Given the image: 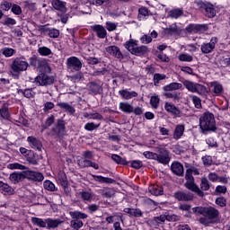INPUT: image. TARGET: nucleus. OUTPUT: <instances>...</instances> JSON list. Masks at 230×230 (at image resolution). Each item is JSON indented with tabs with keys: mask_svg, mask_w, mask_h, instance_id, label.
Segmentation results:
<instances>
[{
	"mask_svg": "<svg viewBox=\"0 0 230 230\" xmlns=\"http://www.w3.org/2000/svg\"><path fill=\"white\" fill-rule=\"evenodd\" d=\"M194 215H202L199 222L205 227L211 226V224H218L220 220V211L212 206L208 207H195L192 208Z\"/></svg>",
	"mask_w": 230,
	"mask_h": 230,
	"instance_id": "1",
	"label": "nucleus"
},
{
	"mask_svg": "<svg viewBox=\"0 0 230 230\" xmlns=\"http://www.w3.org/2000/svg\"><path fill=\"white\" fill-rule=\"evenodd\" d=\"M199 129L202 134L217 131V120L215 115L209 111L204 112L199 117Z\"/></svg>",
	"mask_w": 230,
	"mask_h": 230,
	"instance_id": "2",
	"label": "nucleus"
},
{
	"mask_svg": "<svg viewBox=\"0 0 230 230\" xmlns=\"http://www.w3.org/2000/svg\"><path fill=\"white\" fill-rule=\"evenodd\" d=\"M183 85L189 93H196L197 94H199V96H208V93H209L208 88L203 84L190 80L183 81Z\"/></svg>",
	"mask_w": 230,
	"mask_h": 230,
	"instance_id": "3",
	"label": "nucleus"
},
{
	"mask_svg": "<svg viewBox=\"0 0 230 230\" xmlns=\"http://www.w3.org/2000/svg\"><path fill=\"white\" fill-rule=\"evenodd\" d=\"M28 61L24 59V58H15L12 64L10 65L12 73H15V75H19V73H22V71H26L28 69Z\"/></svg>",
	"mask_w": 230,
	"mask_h": 230,
	"instance_id": "4",
	"label": "nucleus"
},
{
	"mask_svg": "<svg viewBox=\"0 0 230 230\" xmlns=\"http://www.w3.org/2000/svg\"><path fill=\"white\" fill-rule=\"evenodd\" d=\"M155 161L160 163V164H168V163H170V151L162 146L155 147Z\"/></svg>",
	"mask_w": 230,
	"mask_h": 230,
	"instance_id": "5",
	"label": "nucleus"
},
{
	"mask_svg": "<svg viewBox=\"0 0 230 230\" xmlns=\"http://www.w3.org/2000/svg\"><path fill=\"white\" fill-rule=\"evenodd\" d=\"M198 6L199 10L209 18L215 17L217 15V11L215 10V7H213V4H206L204 2L199 3Z\"/></svg>",
	"mask_w": 230,
	"mask_h": 230,
	"instance_id": "6",
	"label": "nucleus"
},
{
	"mask_svg": "<svg viewBox=\"0 0 230 230\" xmlns=\"http://www.w3.org/2000/svg\"><path fill=\"white\" fill-rule=\"evenodd\" d=\"M66 67L70 71H80L82 69V61L76 57H70L66 59Z\"/></svg>",
	"mask_w": 230,
	"mask_h": 230,
	"instance_id": "7",
	"label": "nucleus"
},
{
	"mask_svg": "<svg viewBox=\"0 0 230 230\" xmlns=\"http://www.w3.org/2000/svg\"><path fill=\"white\" fill-rule=\"evenodd\" d=\"M217 42H218V38L217 37L211 38L210 42L203 43L201 45V48H200L201 53H204V55H208L213 52V49H215Z\"/></svg>",
	"mask_w": 230,
	"mask_h": 230,
	"instance_id": "8",
	"label": "nucleus"
},
{
	"mask_svg": "<svg viewBox=\"0 0 230 230\" xmlns=\"http://www.w3.org/2000/svg\"><path fill=\"white\" fill-rule=\"evenodd\" d=\"M55 82L53 75H49L46 74H40L35 78V83L39 85H51Z\"/></svg>",
	"mask_w": 230,
	"mask_h": 230,
	"instance_id": "9",
	"label": "nucleus"
},
{
	"mask_svg": "<svg viewBox=\"0 0 230 230\" xmlns=\"http://www.w3.org/2000/svg\"><path fill=\"white\" fill-rule=\"evenodd\" d=\"M105 49H106V53H108V55H111V57L119 58V60L123 59V53H121L119 47L116 45H111L107 47Z\"/></svg>",
	"mask_w": 230,
	"mask_h": 230,
	"instance_id": "10",
	"label": "nucleus"
},
{
	"mask_svg": "<svg viewBox=\"0 0 230 230\" xmlns=\"http://www.w3.org/2000/svg\"><path fill=\"white\" fill-rule=\"evenodd\" d=\"M185 187L187 190H190V191H193L194 193H197L199 197H204V192L200 190V188L195 184V180H187L185 182Z\"/></svg>",
	"mask_w": 230,
	"mask_h": 230,
	"instance_id": "11",
	"label": "nucleus"
},
{
	"mask_svg": "<svg viewBox=\"0 0 230 230\" xmlns=\"http://www.w3.org/2000/svg\"><path fill=\"white\" fill-rule=\"evenodd\" d=\"M25 179H29V181H35L40 182L44 181V175L40 172H33V171H25Z\"/></svg>",
	"mask_w": 230,
	"mask_h": 230,
	"instance_id": "12",
	"label": "nucleus"
},
{
	"mask_svg": "<svg viewBox=\"0 0 230 230\" xmlns=\"http://www.w3.org/2000/svg\"><path fill=\"white\" fill-rule=\"evenodd\" d=\"M209 86L212 88V93L215 96H222L224 93V86L217 81H213L209 83Z\"/></svg>",
	"mask_w": 230,
	"mask_h": 230,
	"instance_id": "13",
	"label": "nucleus"
},
{
	"mask_svg": "<svg viewBox=\"0 0 230 230\" xmlns=\"http://www.w3.org/2000/svg\"><path fill=\"white\" fill-rule=\"evenodd\" d=\"M164 109L166 112L172 114V116H176L177 118H181V110L175 107V104L172 102H165Z\"/></svg>",
	"mask_w": 230,
	"mask_h": 230,
	"instance_id": "14",
	"label": "nucleus"
},
{
	"mask_svg": "<svg viewBox=\"0 0 230 230\" xmlns=\"http://www.w3.org/2000/svg\"><path fill=\"white\" fill-rule=\"evenodd\" d=\"M91 29L94 33H96L97 37L99 39H105L107 37V30H105V27L100 24L93 25L91 26Z\"/></svg>",
	"mask_w": 230,
	"mask_h": 230,
	"instance_id": "15",
	"label": "nucleus"
},
{
	"mask_svg": "<svg viewBox=\"0 0 230 230\" xmlns=\"http://www.w3.org/2000/svg\"><path fill=\"white\" fill-rule=\"evenodd\" d=\"M164 222H166V216L161 215L154 217L153 219H149L147 224L151 226V227H159V226H161V224H164Z\"/></svg>",
	"mask_w": 230,
	"mask_h": 230,
	"instance_id": "16",
	"label": "nucleus"
},
{
	"mask_svg": "<svg viewBox=\"0 0 230 230\" xmlns=\"http://www.w3.org/2000/svg\"><path fill=\"white\" fill-rule=\"evenodd\" d=\"M166 35L177 37L182 33V29L177 26L176 23H172L170 27L165 29Z\"/></svg>",
	"mask_w": 230,
	"mask_h": 230,
	"instance_id": "17",
	"label": "nucleus"
},
{
	"mask_svg": "<svg viewBox=\"0 0 230 230\" xmlns=\"http://www.w3.org/2000/svg\"><path fill=\"white\" fill-rule=\"evenodd\" d=\"M174 198L177 199V200H184V201L193 200V193L178 191L174 193Z\"/></svg>",
	"mask_w": 230,
	"mask_h": 230,
	"instance_id": "18",
	"label": "nucleus"
},
{
	"mask_svg": "<svg viewBox=\"0 0 230 230\" xmlns=\"http://www.w3.org/2000/svg\"><path fill=\"white\" fill-rule=\"evenodd\" d=\"M27 141L31 146V148H34L35 150H42V143L40 140L37 139L35 137H28Z\"/></svg>",
	"mask_w": 230,
	"mask_h": 230,
	"instance_id": "19",
	"label": "nucleus"
},
{
	"mask_svg": "<svg viewBox=\"0 0 230 230\" xmlns=\"http://www.w3.org/2000/svg\"><path fill=\"white\" fill-rule=\"evenodd\" d=\"M52 130L56 136H64V132H66V124L64 123V120H58V125L53 128Z\"/></svg>",
	"mask_w": 230,
	"mask_h": 230,
	"instance_id": "20",
	"label": "nucleus"
},
{
	"mask_svg": "<svg viewBox=\"0 0 230 230\" xmlns=\"http://www.w3.org/2000/svg\"><path fill=\"white\" fill-rule=\"evenodd\" d=\"M179 89H182V84L181 83H170L163 87V91L165 93H172L173 91H179Z\"/></svg>",
	"mask_w": 230,
	"mask_h": 230,
	"instance_id": "21",
	"label": "nucleus"
},
{
	"mask_svg": "<svg viewBox=\"0 0 230 230\" xmlns=\"http://www.w3.org/2000/svg\"><path fill=\"white\" fill-rule=\"evenodd\" d=\"M171 170L175 175H182L184 173V166L179 162H173L171 165Z\"/></svg>",
	"mask_w": 230,
	"mask_h": 230,
	"instance_id": "22",
	"label": "nucleus"
},
{
	"mask_svg": "<svg viewBox=\"0 0 230 230\" xmlns=\"http://www.w3.org/2000/svg\"><path fill=\"white\" fill-rule=\"evenodd\" d=\"M119 94L123 100H132V98H137V93L128 92V90H119Z\"/></svg>",
	"mask_w": 230,
	"mask_h": 230,
	"instance_id": "23",
	"label": "nucleus"
},
{
	"mask_svg": "<svg viewBox=\"0 0 230 230\" xmlns=\"http://www.w3.org/2000/svg\"><path fill=\"white\" fill-rule=\"evenodd\" d=\"M0 188H1V191H2L3 195H14L15 194V190L13 188L10 187V185H8V183L0 182Z\"/></svg>",
	"mask_w": 230,
	"mask_h": 230,
	"instance_id": "24",
	"label": "nucleus"
},
{
	"mask_svg": "<svg viewBox=\"0 0 230 230\" xmlns=\"http://www.w3.org/2000/svg\"><path fill=\"white\" fill-rule=\"evenodd\" d=\"M119 109L121 112H125L126 114H132L134 111V106L128 102H119Z\"/></svg>",
	"mask_w": 230,
	"mask_h": 230,
	"instance_id": "25",
	"label": "nucleus"
},
{
	"mask_svg": "<svg viewBox=\"0 0 230 230\" xmlns=\"http://www.w3.org/2000/svg\"><path fill=\"white\" fill-rule=\"evenodd\" d=\"M9 179L13 184H17V182H19L20 181H22V179H26L25 172H13V173L10 174Z\"/></svg>",
	"mask_w": 230,
	"mask_h": 230,
	"instance_id": "26",
	"label": "nucleus"
},
{
	"mask_svg": "<svg viewBox=\"0 0 230 230\" xmlns=\"http://www.w3.org/2000/svg\"><path fill=\"white\" fill-rule=\"evenodd\" d=\"M99 193H101L104 199H111L116 195V190L111 188H103L99 190Z\"/></svg>",
	"mask_w": 230,
	"mask_h": 230,
	"instance_id": "27",
	"label": "nucleus"
},
{
	"mask_svg": "<svg viewBox=\"0 0 230 230\" xmlns=\"http://www.w3.org/2000/svg\"><path fill=\"white\" fill-rule=\"evenodd\" d=\"M93 179L96 181V182H101L102 184H113L115 181L111 178L103 177L101 175H92Z\"/></svg>",
	"mask_w": 230,
	"mask_h": 230,
	"instance_id": "28",
	"label": "nucleus"
},
{
	"mask_svg": "<svg viewBox=\"0 0 230 230\" xmlns=\"http://www.w3.org/2000/svg\"><path fill=\"white\" fill-rule=\"evenodd\" d=\"M183 135H184V125L182 124L177 125L173 131V139H175L176 141H179V139H181V137H182Z\"/></svg>",
	"mask_w": 230,
	"mask_h": 230,
	"instance_id": "29",
	"label": "nucleus"
},
{
	"mask_svg": "<svg viewBox=\"0 0 230 230\" xmlns=\"http://www.w3.org/2000/svg\"><path fill=\"white\" fill-rule=\"evenodd\" d=\"M51 3L53 8H55V10H58V12H66L67 10L66 7V2H62L60 0H52Z\"/></svg>",
	"mask_w": 230,
	"mask_h": 230,
	"instance_id": "30",
	"label": "nucleus"
},
{
	"mask_svg": "<svg viewBox=\"0 0 230 230\" xmlns=\"http://www.w3.org/2000/svg\"><path fill=\"white\" fill-rule=\"evenodd\" d=\"M124 213H127L130 217H136L137 218H139V217H143V212L139 208H124Z\"/></svg>",
	"mask_w": 230,
	"mask_h": 230,
	"instance_id": "31",
	"label": "nucleus"
},
{
	"mask_svg": "<svg viewBox=\"0 0 230 230\" xmlns=\"http://www.w3.org/2000/svg\"><path fill=\"white\" fill-rule=\"evenodd\" d=\"M17 51L12 48L4 47L2 49H0V55H4L5 58H10V57H13Z\"/></svg>",
	"mask_w": 230,
	"mask_h": 230,
	"instance_id": "32",
	"label": "nucleus"
},
{
	"mask_svg": "<svg viewBox=\"0 0 230 230\" xmlns=\"http://www.w3.org/2000/svg\"><path fill=\"white\" fill-rule=\"evenodd\" d=\"M62 224V221L60 219H51V218H47L46 219V226L48 229H56L58 226H60Z\"/></svg>",
	"mask_w": 230,
	"mask_h": 230,
	"instance_id": "33",
	"label": "nucleus"
},
{
	"mask_svg": "<svg viewBox=\"0 0 230 230\" xmlns=\"http://www.w3.org/2000/svg\"><path fill=\"white\" fill-rule=\"evenodd\" d=\"M58 107L63 109L66 112H69V114H75V112H76L75 108L67 102H58Z\"/></svg>",
	"mask_w": 230,
	"mask_h": 230,
	"instance_id": "34",
	"label": "nucleus"
},
{
	"mask_svg": "<svg viewBox=\"0 0 230 230\" xmlns=\"http://www.w3.org/2000/svg\"><path fill=\"white\" fill-rule=\"evenodd\" d=\"M151 195H155V197H159V195H163V187H159L158 185H151L148 188Z\"/></svg>",
	"mask_w": 230,
	"mask_h": 230,
	"instance_id": "35",
	"label": "nucleus"
},
{
	"mask_svg": "<svg viewBox=\"0 0 230 230\" xmlns=\"http://www.w3.org/2000/svg\"><path fill=\"white\" fill-rule=\"evenodd\" d=\"M125 48L126 49L129 50L132 55H134V52L137 48V41L134 40H129L125 43Z\"/></svg>",
	"mask_w": 230,
	"mask_h": 230,
	"instance_id": "36",
	"label": "nucleus"
},
{
	"mask_svg": "<svg viewBox=\"0 0 230 230\" xmlns=\"http://www.w3.org/2000/svg\"><path fill=\"white\" fill-rule=\"evenodd\" d=\"M69 215L72 218H75L76 220H85L88 217L87 214L81 211H70Z\"/></svg>",
	"mask_w": 230,
	"mask_h": 230,
	"instance_id": "37",
	"label": "nucleus"
},
{
	"mask_svg": "<svg viewBox=\"0 0 230 230\" xmlns=\"http://www.w3.org/2000/svg\"><path fill=\"white\" fill-rule=\"evenodd\" d=\"M79 197L84 202H91V200H93V194L87 190L79 192Z\"/></svg>",
	"mask_w": 230,
	"mask_h": 230,
	"instance_id": "38",
	"label": "nucleus"
},
{
	"mask_svg": "<svg viewBox=\"0 0 230 230\" xmlns=\"http://www.w3.org/2000/svg\"><path fill=\"white\" fill-rule=\"evenodd\" d=\"M31 222L33 226H37L38 227H46V219H42L40 217H31Z\"/></svg>",
	"mask_w": 230,
	"mask_h": 230,
	"instance_id": "39",
	"label": "nucleus"
},
{
	"mask_svg": "<svg viewBox=\"0 0 230 230\" xmlns=\"http://www.w3.org/2000/svg\"><path fill=\"white\" fill-rule=\"evenodd\" d=\"M180 62H193V56L188 53H181L178 56Z\"/></svg>",
	"mask_w": 230,
	"mask_h": 230,
	"instance_id": "40",
	"label": "nucleus"
},
{
	"mask_svg": "<svg viewBox=\"0 0 230 230\" xmlns=\"http://www.w3.org/2000/svg\"><path fill=\"white\" fill-rule=\"evenodd\" d=\"M148 51V48L146 46H140L137 47L135 49V52H133V55H136L137 57H141L142 55L146 54Z\"/></svg>",
	"mask_w": 230,
	"mask_h": 230,
	"instance_id": "41",
	"label": "nucleus"
},
{
	"mask_svg": "<svg viewBox=\"0 0 230 230\" xmlns=\"http://www.w3.org/2000/svg\"><path fill=\"white\" fill-rule=\"evenodd\" d=\"M38 53L41 57H49V55H51L53 52L51 51V49H49L48 47H40L38 49Z\"/></svg>",
	"mask_w": 230,
	"mask_h": 230,
	"instance_id": "42",
	"label": "nucleus"
},
{
	"mask_svg": "<svg viewBox=\"0 0 230 230\" xmlns=\"http://www.w3.org/2000/svg\"><path fill=\"white\" fill-rule=\"evenodd\" d=\"M70 227L75 230H80L84 227V222L81 220H71L70 221Z\"/></svg>",
	"mask_w": 230,
	"mask_h": 230,
	"instance_id": "43",
	"label": "nucleus"
},
{
	"mask_svg": "<svg viewBox=\"0 0 230 230\" xmlns=\"http://www.w3.org/2000/svg\"><path fill=\"white\" fill-rule=\"evenodd\" d=\"M159 102H161L159 95H153L150 100L152 109H157L159 107Z\"/></svg>",
	"mask_w": 230,
	"mask_h": 230,
	"instance_id": "44",
	"label": "nucleus"
},
{
	"mask_svg": "<svg viewBox=\"0 0 230 230\" xmlns=\"http://www.w3.org/2000/svg\"><path fill=\"white\" fill-rule=\"evenodd\" d=\"M58 179L63 188H67V178L66 177V173L59 172Z\"/></svg>",
	"mask_w": 230,
	"mask_h": 230,
	"instance_id": "45",
	"label": "nucleus"
},
{
	"mask_svg": "<svg viewBox=\"0 0 230 230\" xmlns=\"http://www.w3.org/2000/svg\"><path fill=\"white\" fill-rule=\"evenodd\" d=\"M183 12L181 9H173L169 12V17L172 19H179L182 15Z\"/></svg>",
	"mask_w": 230,
	"mask_h": 230,
	"instance_id": "46",
	"label": "nucleus"
},
{
	"mask_svg": "<svg viewBox=\"0 0 230 230\" xmlns=\"http://www.w3.org/2000/svg\"><path fill=\"white\" fill-rule=\"evenodd\" d=\"M9 170H28V167L19 163H13L8 164Z\"/></svg>",
	"mask_w": 230,
	"mask_h": 230,
	"instance_id": "47",
	"label": "nucleus"
},
{
	"mask_svg": "<svg viewBox=\"0 0 230 230\" xmlns=\"http://www.w3.org/2000/svg\"><path fill=\"white\" fill-rule=\"evenodd\" d=\"M145 17H148V9L146 7H141L138 10V19L139 21H143Z\"/></svg>",
	"mask_w": 230,
	"mask_h": 230,
	"instance_id": "48",
	"label": "nucleus"
},
{
	"mask_svg": "<svg viewBox=\"0 0 230 230\" xmlns=\"http://www.w3.org/2000/svg\"><path fill=\"white\" fill-rule=\"evenodd\" d=\"M111 159L117 163V164H123L126 165L127 164V160L125 158H121V156L118 155H111Z\"/></svg>",
	"mask_w": 230,
	"mask_h": 230,
	"instance_id": "49",
	"label": "nucleus"
},
{
	"mask_svg": "<svg viewBox=\"0 0 230 230\" xmlns=\"http://www.w3.org/2000/svg\"><path fill=\"white\" fill-rule=\"evenodd\" d=\"M100 127V124H94V122H88L84 125V130H88V132H93V130H96Z\"/></svg>",
	"mask_w": 230,
	"mask_h": 230,
	"instance_id": "50",
	"label": "nucleus"
},
{
	"mask_svg": "<svg viewBox=\"0 0 230 230\" xmlns=\"http://www.w3.org/2000/svg\"><path fill=\"white\" fill-rule=\"evenodd\" d=\"M0 116L3 119H8L10 118V112L8 111V108L4 106L0 109Z\"/></svg>",
	"mask_w": 230,
	"mask_h": 230,
	"instance_id": "51",
	"label": "nucleus"
},
{
	"mask_svg": "<svg viewBox=\"0 0 230 230\" xmlns=\"http://www.w3.org/2000/svg\"><path fill=\"white\" fill-rule=\"evenodd\" d=\"M164 96H165V98H171L174 102H177L181 99L179 97V93H177L175 92H173V93L166 92L165 93H164Z\"/></svg>",
	"mask_w": 230,
	"mask_h": 230,
	"instance_id": "52",
	"label": "nucleus"
},
{
	"mask_svg": "<svg viewBox=\"0 0 230 230\" xmlns=\"http://www.w3.org/2000/svg\"><path fill=\"white\" fill-rule=\"evenodd\" d=\"M200 188L203 191H208L210 188L208 178H201Z\"/></svg>",
	"mask_w": 230,
	"mask_h": 230,
	"instance_id": "53",
	"label": "nucleus"
},
{
	"mask_svg": "<svg viewBox=\"0 0 230 230\" xmlns=\"http://www.w3.org/2000/svg\"><path fill=\"white\" fill-rule=\"evenodd\" d=\"M190 99L192 100L196 109H200V107H202V101H200V98H199L197 95H190Z\"/></svg>",
	"mask_w": 230,
	"mask_h": 230,
	"instance_id": "54",
	"label": "nucleus"
},
{
	"mask_svg": "<svg viewBox=\"0 0 230 230\" xmlns=\"http://www.w3.org/2000/svg\"><path fill=\"white\" fill-rule=\"evenodd\" d=\"M216 204L220 208H226L227 206V200L224 197H219L216 199Z\"/></svg>",
	"mask_w": 230,
	"mask_h": 230,
	"instance_id": "55",
	"label": "nucleus"
},
{
	"mask_svg": "<svg viewBox=\"0 0 230 230\" xmlns=\"http://www.w3.org/2000/svg\"><path fill=\"white\" fill-rule=\"evenodd\" d=\"M208 30H209L208 24H196V33H204Z\"/></svg>",
	"mask_w": 230,
	"mask_h": 230,
	"instance_id": "56",
	"label": "nucleus"
},
{
	"mask_svg": "<svg viewBox=\"0 0 230 230\" xmlns=\"http://www.w3.org/2000/svg\"><path fill=\"white\" fill-rule=\"evenodd\" d=\"M43 186L48 191H55V183H52L51 181H45Z\"/></svg>",
	"mask_w": 230,
	"mask_h": 230,
	"instance_id": "57",
	"label": "nucleus"
},
{
	"mask_svg": "<svg viewBox=\"0 0 230 230\" xmlns=\"http://www.w3.org/2000/svg\"><path fill=\"white\" fill-rule=\"evenodd\" d=\"M53 123H55V116L51 115L46 119L43 128L46 129L49 127H51Z\"/></svg>",
	"mask_w": 230,
	"mask_h": 230,
	"instance_id": "58",
	"label": "nucleus"
},
{
	"mask_svg": "<svg viewBox=\"0 0 230 230\" xmlns=\"http://www.w3.org/2000/svg\"><path fill=\"white\" fill-rule=\"evenodd\" d=\"M59 35H60V31L57 29H49V37H50V39H58Z\"/></svg>",
	"mask_w": 230,
	"mask_h": 230,
	"instance_id": "59",
	"label": "nucleus"
},
{
	"mask_svg": "<svg viewBox=\"0 0 230 230\" xmlns=\"http://www.w3.org/2000/svg\"><path fill=\"white\" fill-rule=\"evenodd\" d=\"M166 79V75L164 74H155L154 75V83L155 85H157V84H159V82L161 80H165Z\"/></svg>",
	"mask_w": 230,
	"mask_h": 230,
	"instance_id": "60",
	"label": "nucleus"
},
{
	"mask_svg": "<svg viewBox=\"0 0 230 230\" xmlns=\"http://www.w3.org/2000/svg\"><path fill=\"white\" fill-rule=\"evenodd\" d=\"M11 8V11L14 15H21L22 13V9L18 4H13Z\"/></svg>",
	"mask_w": 230,
	"mask_h": 230,
	"instance_id": "61",
	"label": "nucleus"
},
{
	"mask_svg": "<svg viewBox=\"0 0 230 230\" xmlns=\"http://www.w3.org/2000/svg\"><path fill=\"white\" fill-rule=\"evenodd\" d=\"M78 165L81 166V168H89L91 166V160H78Z\"/></svg>",
	"mask_w": 230,
	"mask_h": 230,
	"instance_id": "62",
	"label": "nucleus"
},
{
	"mask_svg": "<svg viewBox=\"0 0 230 230\" xmlns=\"http://www.w3.org/2000/svg\"><path fill=\"white\" fill-rule=\"evenodd\" d=\"M116 28H118L117 23L112 22H106V30H108V31H116Z\"/></svg>",
	"mask_w": 230,
	"mask_h": 230,
	"instance_id": "63",
	"label": "nucleus"
},
{
	"mask_svg": "<svg viewBox=\"0 0 230 230\" xmlns=\"http://www.w3.org/2000/svg\"><path fill=\"white\" fill-rule=\"evenodd\" d=\"M68 79L71 80V82L76 83L84 80V77L82 74L78 73L76 75H72L71 77H68Z\"/></svg>",
	"mask_w": 230,
	"mask_h": 230,
	"instance_id": "64",
	"label": "nucleus"
}]
</instances>
